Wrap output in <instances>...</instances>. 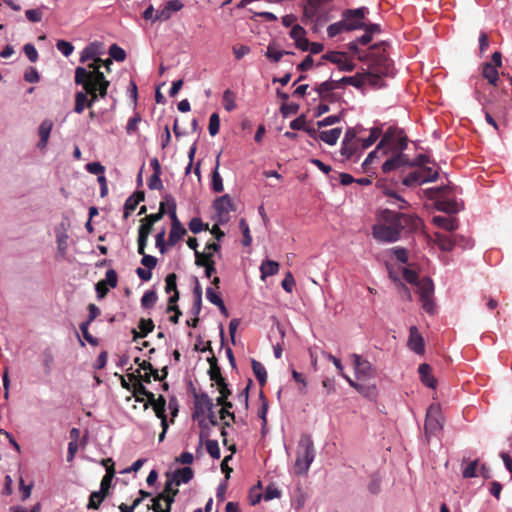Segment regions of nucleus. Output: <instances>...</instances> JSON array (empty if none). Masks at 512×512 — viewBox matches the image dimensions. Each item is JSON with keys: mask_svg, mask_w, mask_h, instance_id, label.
<instances>
[{"mask_svg": "<svg viewBox=\"0 0 512 512\" xmlns=\"http://www.w3.org/2000/svg\"><path fill=\"white\" fill-rule=\"evenodd\" d=\"M381 222L373 226V237L381 243H393L400 239L403 231L418 228L420 219L412 214L385 209L381 212Z\"/></svg>", "mask_w": 512, "mask_h": 512, "instance_id": "f257e3e1", "label": "nucleus"}, {"mask_svg": "<svg viewBox=\"0 0 512 512\" xmlns=\"http://www.w3.org/2000/svg\"><path fill=\"white\" fill-rule=\"evenodd\" d=\"M453 188L448 185L433 187L425 190L427 197L434 200L435 207L438 211L447 214H456L463 210L464 204L462 200L451 197Z\"/></svg>", "mask_w": 512, "mask_h": 512, "instance_id": "f03ea898", "label": "nucleus"}, {"mask_svg": "<svg viewBox=\"0 0 512 512\" xmlns=\"http://www.w3.org/2000/svg\"><path fill=\"white\" fill-rule=\"evenodd\" d=\"M314 443L310 435L303 434L298 442L296 451V460L294 464V473L296 475H304L310 469L315 459Z\"/></svg>", "mask_w": 512, "mask_h": 512, "instance_id": "7ed1b4c3", "label": "nucleus"}, {"mask_svg": "<svg viewBox=\"0 0 512 512\" xmlns=\"http://www.w3.org/2000/svg\"><path fill=\"white\" fill-rule=\"evenodd\" d=\"M87 76L89 73L87 68L79 66L75 69V78L74 81L77 85H82L84 92H86V96H90V99L87 98V107L90 108L98 101V93L96 92V88L91 86L90 82H87Z\"/></svg>", "mask_w": 512, "mask_h": 512, "instance_id": "20e7f679", "label": "nucleus"}, {"mask_svg": "<svg viewBox=\"0 0 512 512\" xmlns=\"http://www.w3.org/2000/svg\"><path fill=\"white\" fill-rule=\"evenodd\" d=\"M368 13L366 7L356 9H347L342 13V17L346 22L349 31L363 29L365 27L364 18Z\"/></svg>", "mask_w": 512, "mask_h": 512, "instance_id": "39448f33", "label": "nucleus"}, {"mask_svg": "<svg viewBox=\"0 0 512 512\" xmlns=\"http://www.w3.org/2000/svg\"><path fill=\"white\" fill-rule=\"evenodd\" d=\"M443 428V419L440 411V407L437 404L429 406L426 419H425V431L427 434H436Z\"/></svg>", "mask_w": 512, "mask_h": 512, "instance_id": "423d86ee", "label": "nucleus"}, {"mask_svg": "<svg viewBox=\"0 0 512 512\" xmlns=\"http://www.w3.org/2000/svg\"><path fill=\"white\" fill-rule=\"evenodd\" d=\"M357 379H370L375 376V369L368 360L358 354L351 355Z\"/></svg>", "mask_w": 512, "mask_h": 512, "instance_id": "0eeeda50", "label": "nucleus"}, {"mask_svg": "<svg viewBox=\"0 0 512 512\" xmlns=\"http://www.w3.org/2000/svg\"><path fill=\"white\" fill-rule=\"evenodd\" d=\"M213 208L217 213L219 221L221 223L226 222L229 217V213L233 210L232 199L228 194L216 198L213 202Z\"/></svg>", "mask_w": 512, "mask_h": 512, "instance_id": "6e6552de", "label": "nucleus"}, {"mask_svg": "<svg viewBox=\"0 0 512 512\" xmlns=\"http://www.w3.org/2000/svg\"><path fill=\"white\" fill-rule=\"evenodd\" d=\"M88 73L89 76H87V82H90L91 86L96 88V92L98 93L99 97L105 98L110 82L105 78L103 72L101 71Z\"/></svg>", "mask_w": 512, "mask_h": 512, "instance_id": "1a4fd4ad", "label": "nucleus"}, {"mask_svg": "<svg viewBox=\"0 0 512 512\" xmlns=\"http://www.w3.org/2000/svg\"><path fill=\"white\" fill-rule=\"evenodd\" d=\"M194 407L193 418H198L207 412H211L214 408V404L208 394L203 392L199 395H195Z\"/></svg>", "mask_w": 512, "mask_h": 512, "instance_id": "9d476101", "label": "nucleus"}, {"mask_svg": "<svg viewBox=\"0 0 512 512\" xmlns=\"http://www.w3.org/2000/svg\"><path fill=\"white\" fill-rule=\"evenodd\" d=\"M407 345L411 351L418 355H422L425 352L424 339L416 326H411L409 329Z\"/></svg>", "mask_w": 512, "mask_h": 512, "instance_id": "9b49d317", "label": "nucleus"}, {"mask_svg": "<svg viewBox=\"0 0 512 512\" xmlns=\"http://www.w3.org/2000/svg\"><path fill=\"white\" fill-rule=\"evenodd\" d=\"M403 166H412V164H410L407 155L397 153L383 163L382 170L384 173H389Z\"/></svg>", "mask_w": 512, "mask_h": 512, "instance_id": "f8f14e48", "label": "nucleus"}, {"mask_svg": "<svg viewBox=\"0 0 512 512\" xmlns=\"http://www.w3.org/2000/svg\"><path fill=\"white\" fill-rule=\"evenodd\" d=\"M337 82L338 84H348L356 88H361L368 83H374L373 76L371 74H356L354 76H345Z\"/></svg>", "mask_w": 512, "mask_h": 512, "instance_id": "ddd939ff", "label": "nucleus"}, {"mask_svg": "<svg viewBox=\"0 0 512 512\" xmlns=\"http://www.w3.org/2000/svg\"><path fill=\"white\" fill-rule=\"evenodd\" d=\"M323 59L337 64L341 71L350 72L354 69V64L346 60L344 53L329 52L323 55Z\"/></svg>", "mask_w": 512, "mask_h": 512, "instance_id": "4468645a", "label": "nucleus"}, {"mask_svg": "<svg viewBox=\"0 0 512 512\" xmlns=\"http://www.w3.org/2000/svg\"><path fill=\"white\" fill-rule=\"evenodd\" d=\"M102 53V45L99 42H93L88 44L80 54L79 61L81 63H86L89 60L99 59L98 56Z\"/></svg>", "mask_w": 512, "mask_h": 512, "instance_id": "2eb2a0df", "label": "nucleus"}, {"mask_svg": "<svg viewBox=\"0 0 512 512\" xmlns=\"http://www.w3.org/2000/svg\"><path fill=\"white\" fill-rule=\"evenodd\" d=\"M165 292L170 294L168 299L169 304H175L179 300V291L177 289V276L175 273H170L165 278Z\"/></svg>", "mask_w": 512, "mask_h": 512, "instance_id": "dca6fc26", "label": "nucleus"}, {"mask_svg": "<svg viewBox=\"0 0 512 512\" xmlns=\"http://www.w3.org/2000/svg\"><path fill=\"white\" fill-rule=\"evenodd\" d=\"M165 213H166L165 203L161 202L159 211L155 214H150V215L146 216L144 219H142V221H141L142 223L138 229H147L148 233H151L153 225L156 222L160 221L163 218Z\"/></svg>", "mask_w": 512, "mask_h": 512, "instance_id": "f3484780", "label": "nucleus"}, {"mask_svg": "<svg viewBox=\"0 0 512 512\" xmlns=\"http://www.w3.org/2000/svg\"><path fill=\"white\" fill-rule=\"evenodd\" d=\"M418 373L422 383L429 388H436L437 380L431 374V367L427 363H422L418 367Z\"/></svg>", "mask_w": 512, "mask_h": 512, "instance_id": "a211bd4d", "label": "nucleus"}, {"mask_svg": "<svg viewBox=\"0 0 512 512\" xmlns=\"http://www.w3.org/2000/svg\"><path fill=\"white\" fill-rule=\"evenodd\" d=\"M432 223L435 226L442 228L449 232H452L458 228L457 220L455 218L446 217V216H440V215L434 216L432 218Z\"/></svg>", "mask_w": 512, "mask_h": 512, "instance_id": "6ab92c4d", "label": "nucleus"}, {"mask_svg": "<svg viewBox=\"0 0 512 512\" xmlns=\"http://www.w3.org/2000/svg\"><path fill=\"white\" fill-rule=\"evenodd\" d=\"M145 198L144 192H136L130 195L124 203V218L127 219L131 212H133L137 205Z\"/></svg>", "mask_w": 512, "mask_h": 512, "instance_id": "aec40b11", "label": "nucleus"}, {"mask_svg": "<svg viewBox=\"0 0 512 512\" xmlns=\"http://www.w3.org/2000/svg\"><path fill=\"white\" fill-rule=\"evenodd\" d=\"M194 477V472L190 467H183L177 469L173 473V481H175V486H180L181 484H186L190 482Z\"/></svg>", "mask_w": 512, "mask_h": 512, "instance_id": "412c9836", "label": "nucleus"}, {"mask_svg": "<svg viewBox=\"0 0 512 512\" xmlns=\"http://www.w3.org/2000/svg\"><path fill=\"white\" fill-rule=\"evenodd\" d=\"M389 143H390V138L387 134H385L383 136V138L380 140V142L377 144L375 150L371 151L367 155V157L364 160L362 165L365 167V166L372 164L374 159L377 157L378 152L381 150H383V154H385L386 151L384 149L389 145Z\"/></svg>", "mask_w": 512, "mask_h": 512, "instance_id": "4be33fe9", "label": "nucleus"}, {"mask_svg": "<svg viewBox=\"0 0 512 512\" xmlns=\"http://www.w3.org/2000/svg\"><path fill=\"white\" fill-rule=\"evenodd\" d=\"M342 133L341 128H333L319 133V139L328 145H335Z\"/></svg>", "mask_w": 512, "mask_h": 512, "instance_id": "5701e85b", "label": "nucleus"}, {"mask_svg": "<svg viewBox=\"0 0 512 512\" xmlns=\"http://www.w3.org/2000/svg\"><path fill=\"white\" fill-rule=\"evenodd\" d=\"M416 286L418 287V292L421 299L432 297L434 292V285L430 278L425 277L419 280Z\"/></svg>", "mask_w": 512, "mask_h": 512, "instance_id": "b1692460", "label": "nucleus"}, {"mask_svg": "<svg viewBox=\"0 0 512 512\" xmlns=\"http://www.w3.org/2000/svg\"><path fill=\"white\" fill-rule=\"evenodd\" d=\"M427 180H430V179L423 178L421 171H419V169H418L416 171L409 173L406 177H404L402 180V183H403V185H405L407 187H412V186L427 183Z\"/></svg>", "mask_w": 512, "mask_h": 512, "instance_id": "393cba45", "label": "nucleus"}, {"mask_svg": "<svg viewBox=\"0 0 512 512\" xmlns=\"http://www.w3.org/2000/svg\"><path fill=\"white\" fill-rule=\"evenodd\" d=\"M219 158H220V154L216 158V165H215L214 170L212 171V180H211V188L216 193H221L224 190L223 180L218 171L219 165H220Z\"/></svg>", "mask_w": 512, "mask_h": 512, "instance_id": "a878e982", "label": "nucleus"}, {"mask_svg": "<svg viewBox=\"0 0 512 512\" xmlns=\"http://www.w3.org/2000/svg\"><path fill=\"white\" fill-rule=\"evenodd\" d=\"M482 75L491 85H497L498 71L492 63L486 62L483 64Z\"/></svg>", "mask_w": 512, "mask_h": 512, "instance_id": "bb28decb", "label": "nucleus"}, {"mask_svg": "<svg viewBox=\"0 0 512 512\" xmlns=\"http://www.w3.org/2000/svg\"><path fill=\"white\" fill-rule=\"evenodd\" d=\"M185 234L186 229L182 226V224L171 225L167 244L169 246H174Z\"/></svg>", "mask_w": 512, "mask_h": 512, "instance_id": "cd10ccee", "label": "nucleus"}, {"mask_svg": "<svg viewBox=\"0 0 512 512\" xmlns=\"http://www.w3.org/2000/svg\"><path fill=\"white\" fill-rule=\"evenodd\" d=\"M384 193H385V195L388 196L389 199L387 202L390 205H394L397 208L402 209V210L409 206L408 202L403 197H401L396 192H394L393 190L386 189L384 191Z\"/></svg>", "mask_w": 512, "mask_h": 512, "instance_id": "c85d7f7f", "label": "nucleus"}, {"mask_svg": "<svg viewBox=\"0 0 512 512\" xmlns=\"http://www.w3.org/2000/svg\"><path fill=\"white\" fill-rule=\"evenodd\" d=\"M279 270V264L273 260H265L260 266L261 278L275 275Z\"/></svg>", "mask_w": 512, "mask_h": 512, "instance_id": "c756f323", "label": "nucleus"}, {"mask_svg": "<svg viewBox=\"0 0 512 512\" xmlns=\"http://www.w3.org/2000/svg\"><path fill=\"white\" fill-rule=\"evenodd\" d=\"M251 365L254 375L257 378L260 386H264L267 381V372L265 367L262 363L254 359L252 360Z\"/></svg>", "mask_w": 512, "mask_h": 512, "instance_id": "7c9ffc66", "label": "nucleus"}, {"mask_svg": "<svg viewBox=\"0 0 512 512\" xmlns=\"http://www.w3.org/2000/svg\"><path fill=\"white\" fill-rule=\"evenodd\" d=\"M344 32H349V30H348L346 22L344 21L343 18H342V20L335 22L333 24H330L327 27V35L330 38H334Z\"/></svg>", "mask_w": 512, "mask_h": 512, "instance_id": "2f4dec72", "label": "nucleus"}, {"mask_svg": "<svg viewBox=\"0 0 512 512\" xmlns=\"http://www.w3.org/2000/svg\"><path fill=\"white\" fill-rule=\"evenodd\" d=\"M338 87V82L336 80H327L322 82L316 87V91L321 98H325L331 91L335 90Z\"/></svg>", "mask_w": 512, "mask_h": 512, "instance_id": "473e14b6", "label": "nucleus"}, {"mask_svg": "<svg viewBox=\"0 0 512 512\" xmlns=\"http://www.w3.org/2000/svg\"><path fill=\"white\" fill-rule=\"evenodd\" d=\"M436 238L438 246L442 251L450 252L456 245L455 241L447 235L437 233Z\"/></svg>", "mask_w": 512, "mask_h": 512, "instance_id": "72a5a7b5", "label": "nucleus"}, {"mask_svg": "<svg viewBox=\"0 0 512 512\" xmlns=\"http://www.w3.org/2000/svg\"><path fill=\"white\" fill-rule=\"evenodd\" d=\"M206 298L207 300L219 307L222 312L226 311V307L224 302L219 294H217L212 287H207L206 289Z\"/></svg>", "mask_w": 512, "mask_h": 512, "instance_id": "f704fd0d", "label": "nucleus"}, {"mask_svg": "<svg viewBox=\"0 0 512 512\" xmlns=\"http://www.w3.org/2000/svg\"><path fill=\"white\" fill-rule=\"evenodd\" d=\"M105 498L106 497H105V494H103V492L93 491L89 496L87 509L88 510H97Z\"/></svg>", "mask_w": 512, "mask_h": 512, "instance_id": "c9c22d12", "label": "nucleus"}, {"mask_svg": "<svg viewBox=\"0 0 512 512\" xmlns=\"http://www.w3.org/2000/svg\"><path fill=\"white\" fill-rule=\"evenodd\" d=\"M222 99H223V106L226 111L231 112L236 108V102H235L236 95L230 89H227L224 91Z\"/></svg>", "mask_w": 512, "mask_h": 512, "instance_id": "e433bc0d", "label": "nucleus"}, {"mask_svg": "<svg viewBox=\"0 0 512 512\" xmlns=\"http://www.w3.org/2000/svg\"><path fill=\"white\" fill-rule=\"evenodd\" d=\"M346 380L348 381V383L351 387L356 389L360 394L364 395L365 397L371 396L375 391L374 386H366L364 384L353 381L349 377H346Z\"/></svg>", "mask_w": 512, "mask_h": 512, "instance_id": "4c0bfd02", "label": "nucleus"}, {"mask_svg": "<svg viewBox=\"0 0 512 512\" xmlns=\"http://www.w3.org/2000/svg\"><path fill=\"white\" fill-rule=\"evenodd\" d=\"M85 107H87V96H86V92H84V90L82 91H78L76 94H75V106H74V111L78 114H81Z\"/></svg>", "mask_w": 512, "mask_h": 512, "instance_id": "58836bf2", "label": "nucleus"}, {"mask_svg": "<svg viewBox=\"0 0 512 512\" xmlns=\"http://www.w3.org/2000/svg\"><path fill=\"white\" fill-rule=\"evenodd\" d=\"M109 56L112 60L117 62H123L126 59V52L123 48L118 46L117 44H112L109 47Z\"/></svg>", "mask_w": 512, "mask_h": 512, "instance_id": "ea45409f", "label": "nucleus"}, {"mask_svg": "<svg viewBox=\"0 0 512 512\" xmlns=\"http://www.w3.org/2000/svg\"><path fill=\"white\" fill-rule=\"evenodd\" d=\"M152 406H153L156 416L161 420V422L163 420H167V417L165 414L166 400L162 395L159 396V398L157 399V402H155L154 405H152Z\"/></svg>", "mask_w": 512, "mask_h": 512, "instance_id": "a19ab883", "label": "nucleus"}, {"mask_svg": "<svg viewBox=\"0 0 512 512\" xmlns=\"http://www.w3.org/2000/svg\"><path fill=\"white\" fill-rule=\"evenodd\" d=\"M285 54H290V52L284 51V50H279L274 45L270 44L267 47V51H266L265 55L269 60H271L273 62H278V61H280L282 56Z\"/></svg>", "mask_w": 512, "mask_h": 512, "instance_id": "79ce46f5", "label": "nucleus"}, {"mask_svg": "<svg viewBox=\"0 0 512 512\" xmlns=\"http://www.w3.org/2000/svg\"><path fill=\"white\" fill-rule=\"evenodd\" d=\"M139 329L141 330V333L139 334L140 337H146L148 333L152 332L154 329V323L151 319H141L139 321ZM135 333L134 339L138 337V334L136 331H133Z\"/></svg>", "mask_w": 512, "mask_h": 512, "instance_id": "37998d69", "label": "nucleus"}, {"mask_svg": "<svg viewBox=\"0 0 512 512\" xmlns=\"http://www.w3.org/2000/svg\"><path fill=\"white\" fill-rule=\"evenodd\" d=\"M381 135V129L373 127L370 129V134L367 138L362 139V148L367 149L373 145Z\"/></svg>", "mask_w": 512, "mask_h": 512, "instance_id": "c03bdc74", "label": "nucleus"}, {"mask_svg": "<svg viewBox=\"0 0 512 512\" xmlns=\"http://www.w3.org/2000/svg\"><path fill=\"white\" fill-rule=\"evenodd\" d=\"M157 293L153 290L146 291L141 298V305L143 308H151L157 302Z\"/></svg>", "mask_w": 512, "mask_h": 512, "instance_id": "a18cd8bd", "label": "nucleus"}, {"mask_svg": "<svg viewBox=\"0 0 512 512\" xmlns=\"http://www.w3.org/2000/svg\"><path fill=\"white\" fill-rule=\"evenodd\" d=\"M52 128H53V122L51 120L45 119L44 121H42L38 127L39 138L49 140Z\"/></svg>", "mask_w": 512, "mask_h": 512, "instance_id": "49530a36", "label": "nucleus"}, {"mask_svg": "<svg viewBox=\"0 0 512 512\" xmlns=\"http://www.w3.org/2000/svg\"><path fill=\"white\" fill-rule=\"evenodd\" d=\"M166 203L168 205L167 213H168L169 217L171 218V225L181 224L180 221L177 218L176 202H175L174 198H172L170 196H167L166 197Z\"/></svg>", "mask_w": 512, "mask_h": 512, "instance_id": "de8ad7c7", "label": "nucleus"}, {"mask_svg": "<svg viewBox=\"0 0 512 512\" xmlns=\"http://www.w3.org/2000/svg\"><path fill=\"white\" fill-rule=\"evenodd\" d=\"M68 235L65 232H61L57 234L56 242H57V250L58 253L62 256H65L68 248Z\"/></svg>", "mask_w": 512, "mask_h": 512, "instance_id": "09e8293b", "label": "nucleus"}, {"mask_svg": "<svg viewBox=\"0 0 512 512\" xmlns=\"http://www.w3.org/2000/svg\"><path fill=\"white\" fill-rule=\"evenodd\" d=\"M141 116L136 113L133 117H131L126 125V133L128 135L136 134L138 132V125L141 122Z\"/></svg>", "mask_w": 512, "mask_h": 512, "instance_id": "8fccbe9b", "label": "nucleus"}, {"mask_svg": "<svg viewBox=\"0 0 512 512\" xmlns=\"http://www.w3.org/2000/svg\"><path fill=\"white\" fill-rule=\"evenodd\" d=\"M150 233H148L147 229H138V253L144 254L145 248L147 246L148 237Z\"/></svg>", "mask_w": 512, "mask_h": 512, "instance_id": "3c124183", "label": "nucleus"}, {"mask_svg": "<svg viewBox=\"0 0 512 512\" xmlns=\"http://www.w3.org/2000/svg\"><path fill=\"white\" fill-rule=\"evenodd\" d=\"M179 490L176 489L172 492V494L169 493H163L161 492L158 494L159 498L166 503V507L164 508V512H171V506L175 501V496L178 494Z\"/></svg>", "mask_w": 512, "mask_h": 512, "instance_id": "603ef678", "label": "nucleus"}, {"mask_svg": "<svg viewBox=\"0 0 512 512\" xmlns=\"http://www.w3.org/2000/svg\"><path fill=\"white\" fill-rule=\"evenodd\" d=\"M204 256L207 259V263L203 266V267H205V276L207 278H211L212 275L216 272L215 261L213 260V254L211 252H205Z\"/></svg>", "mask_w": 512, "mask_h": 512, "instance_id": "864d4df0", "label": "nucleus"}, {"mask_svg": "<svg viewBox=\"0 0 512 512\" xmlns=\"http://www.w3.org/2000/svg\"><path fill=\"white\" fill-rule=\"evenodd\" d=\"M357 150V146L355 143H344L342 142L340 154L343 159H350L353 157Z\"/></svg>", "mask_w": 512, "mask_h": 512, "instance_id": "5fc2aeb1", "label": "nucleus"}, {"mask_svg": "<svg viewBox=\"0 0 512 512\" xmlns=\"http://www.w3.org/2000/svg\"><path fill=\"white\" fill-rule=\"evenodd\" d=\"M239 227H240V229L242 231V234H243L242 244L244 246H250L251 243H252V237H251V234H250L249 226H248L247 222L245 221V219H241L240 220Z\"/></svg>", "mask_w": 512, "mask_h": 512, "instance_id": "6e6d98bb", "label": "nucleus"}, {"mask_svg": "<svg viewBox=\"0 0 512 512\" xmlns=\"http://www.w3.org/2000/svg\"><path fill=\"white\" fill-rule=\"evenodd\" d=\"M114 473H115L114 470H112L111 472L108 470L106 475L102 478V480L100 482V489L98 491L103 492V494H105V497L108 494V490L111 486V482L114 477Z\"/></svg>", "mask_w": 512, "mask_h": 512, "instance_id": "4d7b16f0", "label": "nucleus"}, {"mask_svg": "<svg viewBox=\"0 0 512 512\" xmlns=\"http://www.w3.org/2000/svg\"><path fill=\"white\" fill-rule=\"evenodd\" d=\"M220 128V118L217 113H212L209 119L208 130L211 136L218 134Z\"/></svg>", "mask_w": 512, "mask_h": 512, "instance_id": "13d9d810", "label": "nucleus"}, {"mask_svg": "<svg viewBox=\"0 0 512 512\" xmlns=\"http://www.w3.org/2000/svg\"><path fill=\"white\" fill-rule=\"evenodd\" d=\"M206 450L213 459L220 458V448L216 440L208 439L206 441Z\"/></svg>", "mask_w": 512, "mask_h": 512, "instance_id": "bf43d9fd", "label": "nucleus"}, {"mask_svg": "<svg viewBox=\"0 0 512 512\" xmlns=\"http://www.w3.org/2000/svg\"><path fill=\"white\" fill-rule=\"evenodd\" d=\"M89 325L88 323H85V322H82L80 324V330H81V333H82V336L83 338L89 343L91 344L92 346H96L98 345V339L94 336H92L88 329H89Z\"/></svg>", "mask_w": 512, "mask_h": 512, "instance_id": "052dcab7", "label": "nucleus"}, {"mask_svg": "<svg viewBox=\"0 0 512 512\" xmlns=\"http://www.w3.org/2000/svg\"><path fill=\"white\" fill-rule=\"evenodd\" d=\"M56 48L65 56H70L74 51V46L65 40H58L56 43Z\"/></svg>", "mask_w": 512, "mask_h": 512, "instance_id": "680f3d73", "label": "nucleus"}, {"mask_svg": "<svg viewBox=\"0 0 512 512\" xmlns=\"http://www.w3.org/2000/svg\"><path fill=\"white\" fill-rule=\"evenodd\" d=\"M53 362H54V357H53L52 352L49 349H46L42 355V364H43V367L47 374H49L51 372Z\"/></svg>", "mask_w": 512, "mask_h": 512, "instance_id": "e2e57ef3", "label": "nucleus"}, {"mask_svg": "<svg viewBox=\"0 0 512 512\" xmlns=\"http://www.w3.org/2000/svg\"><path fill=\"white\" fill-rule=\"evenodd\" d=\"M478 460L470 462L462 471L464 478H473L477 476Z\"/></svg>", "mask_w": 512, "mask_h": 512, "instance_id": "0e129e2a", "label": "nucleus"}, {"mask_svg": "<svg viewBox=\"0 0 512 512\" xmlns=\"http://www.w3.org/2000/svg\"><path fill=\"white\" fill-rule=\"evenodd\" d=\"M299 110V105L297 103H283L280 107V111L283 117H288L289 115L296 114Z\"/></svg>", "mask_w": 512, "mask_h": 512, "instance_id": "69168bd1", "label": "nucleus"}, {"mask_svg": "<svg viewBox=\"0 0 512 512\" xmlns=\"http://www.w3.org/2000/svg\"><path fill=\"white\" fill-rule=\"evenodd\" d=\"M40 79L39 73L34 67H29L24 73V80L28 83H37Z\"/></svg>", "mask_w": 512, "mask_h": 512, "instance_id": "338daca9", "label": "nucleus"}, {"mask_svg": "<svg viewBox=\"0 0 512 512\" xmlns=\"http://www.w3.org/2000/svg\"><path fill=\"white\" fill-rule=\"evenodd\" d=\"M23 50H24L25 55L31 62L34 63L38 60V52L33 44H31V43L25 44L23 47Z\"/></svg>", "mask_w": 512, "mask_h": 512, "instance_id": "774afa93", "label": "nucleus"}]
</instances>
